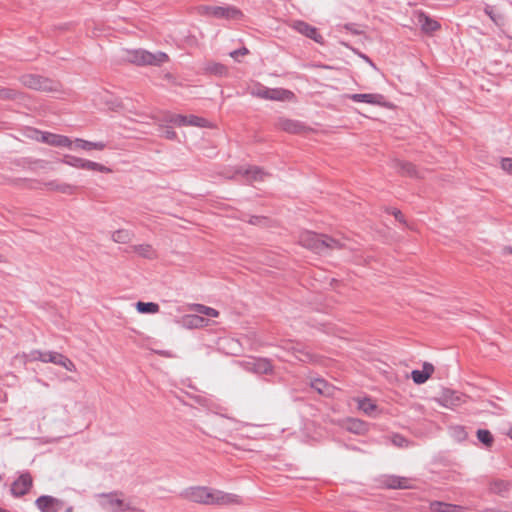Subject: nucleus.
I'll list each match as a JSON object with an SVG mask.
<instances>
[{"instance_id": "nucleus-26", "label": "nucleus", "mask_w": 512, "mask_h": 512, "mask_svg": "<svg viewBox=\"0 0 512 512\" xmlns=\"http://www.w3.org/2000/svg\"><path fill=\"white\" fill-rule=\"evenodd\" d=\"M134 233L127 229H119L112 233L111 238L114 242L127 244L132 241Z\"/></svg>"}, {"instance_id": "nucleus-27", "label": "nucleus", "mask_w": 512, "mask_h": 512, "mask_svg": "<svg viewBox=\"0 0 512 512\" xmlns=\"http://www.w3.org/2000/svg\"><path fill=\"white\" fill-rule=\"evenodd\" d=\"M346 247H347L346 243L341 242L340 240L334 239V238L324 234L323 254H326L329 250L343 249Z\"/></svg>"}, {"instance_id": "nucleus-34", "label": "nucleus", "mask_w": 512, "mask_h": 512, "mask_svg": "<svg viewBox=\"0 0 512 512\" xmlns=\"http://www.w3.org/2000/svg\"><path fill=\"white\" fill-rule=\"evenodd\" d=\"M511 484L504 480L493 481L490 485L491 492L504 496L505 492L509 491Z\"/></svg>"}, {"instance_id": "nucleus-42", "label": "nucleus", "mask_w": 512, "mask_h": 512, "mask_svg": "<svg viewBox=\"0 0 512 512\" xmlns=\"http://www.w3.org/2000/svg\"><path fill=\"white\" fill-rule=\"evenodd\" d=\"M411 377L416 384H423L429 379L421 370H413Z\"/></svg>"}, {"instance_id": "nucleus-13", "label": "nucleus", "mask_w": 512, "mask_h": 512, "mask_svg": "<svg viewBox=\"0 0 512 512\" xmlns=\"http://www.w3.org/2000/svg\"><path fill=\"white\" fill-rule=\"evenodd\" d=\"M44 186L50 191H56L66 195H72L76 192L77 186L52 180L44 183Z\"/></svg>"}, {"instance_id": "nucleus-3", "label": "nucleus", "mask_w": 512, "mask_h": 512, "mask_svg": "<svg viewBox=\"0 0 512 512\" xmlns=\"http://www.w3.org/2000/svg\"><path fill=\"white\" fill-rule=\"evenodd\" d=\"M61 162L78 169L98 171L102 173H110L111 169L97 162L79 158L73 155H64Z\"/></svg>"}, {"instance_id": "nucleus-8", "label": "nucleus", "mask_w": 512, "mask_h": 512, "mask_svg": "<svg viewBox=\"0 0 512 512\" xmlns=\"http://www.w3.org/2000/svg\"><path fill=\"white\" fill-rule=\"evenodd\" d=\"M207 486H191L188 487L180 492V497L196 503V504H206V498H207Z\"/></svg>"}, {"instance_id": "nucleus-57", "label": "nucleus", "mask_w": 512, "mask_h": 512, "mask_svg": "<svg viewBox=\"0 0 512 512\" xmlns=\"http://www.w3.org/2000/svg\"><path fill=\"white\" fill-rule=\"evenodd\" d=\"M503 251H504V253L512 254V248H510V247H506V248H504V250H503Z\"/></svg>"}, {"instance_id": "nucleus-61", "label": "nucleus", "mask_w": 512, "mask_h": 512, "mask_svg": "<svg viewBox=\"0 0 512 512\" xmlns=\"http://www.w3.org/2000/svg\"><path fill=\"white\" fill-rule=\"evenodd\" d=\"M0 512H10V511H9V510H7V509H3V508H1V507H0Z\"/></svg>"}, {"instance_id": "nucleus-16", "label": "nucleus", "mask_w": 512, "mask_h": 512, "mask_svg": "<svg viewBox=\"0 0 512 512\" xmlns=\"http://www.w3.org/2000/svg\"><path fill=\"white\" fill-rule=\"evenodd\" d=\"M466 396L456 391L447 390L443 393L442 400L446 407L459 406L465 402Z\"/></svg>"}, {"instance_id": "nucleus-6", "label": "nucleus", "mask_w": 512, "mask_h": 512, "mask_svg": "<svg viewBox=\"0 0 512 512\" xmlns=\"http://www.w3.org/2000/svg\"><path fill=\"white\" fill-rule=\"evenodd\" d=\"M33 485V479L29 472H23L19 477L11 484V494L14 497H22L26 495Z\"/></svg>"}, {"instance_id": "nucleus-9", "label": "nucleus", "mask_w": 512, "mask_h": 512, "mask_svg": "<svg viewBox=\"0 0 512 512\" xmlns=\"http://www.w3.org/2000/svg\"><path fill=\"white\" fill-rule=\"evenodd\" d=\"M35 506L41 512H59L64 507V501L53 496L42 495L36 499Z\"/></svg>"}, {"instance_id": "nucleus-19", "label": "nucleus", "mask_w": 512, "mask_h": 512, "mask_svg": "<svg viewBox=\"0 0 512 512\" xmlns=\"http://www.w3.org/2000/svg\"><path fill=\"white\" fill-rule=\"evenodd\" d=\"M208 323L209 321L206 318L196 314L185 315L183 317V325L189 329L202 328L207 326Z\"/></svg>"}, {"instance_id": "nucleus-5", "label": "nucleus", "mask_w": 512, "mask_h": 512, "mask_svg": "<svg viewBox=\"0 0 512 512\" xmlns=\"http://www.w3.org/2000/svg\"><path fill=\"white\" fill-rule=\"evenodd\" d=\"M323 237L324 234H317L312 231H304L299 235V243L312 250L315 253L323 254Z\"/></svg>"}, {"instance_id": "nucleus-28", "label": "nucleus", "mask_w": 512, "mask_h": 512, "mask_svg": "<svg viewBox=\"0 0 512 512\" xmlns=\"http://www.w3.org/2000/svg\"><path fill=\"white\" fill-rule=\"evenodd\" d=\"M252 369L256 373L269 374L272 372L273 366L269 360L264 359V358H259V359L254 360V362L252 363Z\"/></svg>"}, {"instance_id": "nucleus-17", "label": "nucleus", "mask_w": 512, "mask_h": 512, "mask_svg": "<svg viewBox=\"0 0 512 512\" xmlns=\"http://www.w3.org/2000/svg\"><path fill=\"white\" fill-rule=\"evenodd\" d=\"M218 499L216 500L217 505L228 506V505H241L243 501L240 496L233 493H227L222 490L216 494Z\"/></svg>"}, {"instance_id": "nucleus-23", "label": "nucleus", "mask_w": 512, "mask_h": 512, "mask_svg": "<svg viewBox=\"0 0 512 512\" xmlns=\"http://www.w3.org/2000/svg\"><path fill=\"white\" fill-rule=\"evenodd\" d=\"M73 144L75 145V147L80 148L85 151H90L93 149L102 151L106 148V143H104V142H101V141L91 142V141H87V140L80 139V138H76L73 141Z\"/></svg>"}, {"instance_id": "nucleus-38", "label": "nucleus", "mask_w": 512, "mask_h": 512, "mask_svg": "<svg viewBox=\"0 0 512 512\" xmlns=\"http://www.w3.org/2000/svg\"><path fill=\"white\" fill-rule=\"evenodd\" d=\"M21 96V93L12 88L0 87L1 100H16Z\"/></svg>"}, {"instance_id": "nucleus-55", "label": "nucleus", "mask_w": 512, "mask_h": 512, "mask_svg": "<svg viewBox=\"0 0 512 512\" xmlns=\"http://www.w3.org/2000/svg\"><path fill=\"white\" fill-rule=\"evenodd\" d=\"M403 441H405V440H404V438H402V437H400V436H396V437H395V440H394V442H395L396 444H398V445H401Z\"/></svg>"}, {"instance_id": "nucleus-46", "label": "nucleus", "mask_w": 512, "mask_h": 512, "mask_svg": "<svg viewBox=\"0 0 512 512\" xmlns=\"http://www.w3.org/2000/svg\"><path fill=\"white\" fill-rule=\"evenodd\" d=\"M161 129H162V135L169 139V140H174L176 139L177 137V134L176 132L172 129V127H169V126H161Z\"/></svg>"}, {"instance_id": "nucleus-49", "label": "nucleus", "mask_w": 512, "mask_h": 512, "mask_svg": "<svg viewBox=\"0 0 512 512\" xmlns=\"http://www.w3.org/2000/svg\"><path fill=\"white\" fill-rule=\"evenodd\" d=\"M362 427H363V422H361L359 420H352L349 430L354 431V432H359L360 430H362Z\"/></svg>"}, {"instance_id": "nucleus-35", "label": "nucleus", "mask_w": 512, "mask_h": 512, "mask_svg": "<svg viewBox=\"0 0 512 512\" xmlns=\"http://www.w3.org/2000/svg\"><path fill=\"white\" fill-rule=\"evenodd\" d=\"M145 50L138 49L128 53V60L136 65H146Z\"/></svg>"}, {"instance_id": "nucleus-54", "label": "nucleus", "mask_w": 512, "mask_h": 512, "mask_svg": "<svg viewBox=\"0 0 512 512\" xmlns=\"http://www.w3.org/2000/svg\"><path fill=\"white\" fill-rule=\"evenodd\" d=\"M455 430L458 431L459 436H463V437L466 436V433L462 427H457Z\"/></svg>"}, {"instance_id": "nucleus-50", "label": "nucleus", "mask_w": 512, "mask_h": 512, "mask_svg": "<svg viewBox=\"0 0 512 512\" xmlns=\"http://www.w3.org/2000/svg\"><path fill=\"white\" fill-rule=\"evenodd\" d=\"M424 374H427V377L429 378L432 373L434 372V366L431 363L425 362L423 364V369L421 370Z\"/></svg>"}, {"instance_id": "nucleus-45", "label": "nucleus", "mask_w": 512, "mask_h": 512, "mask_svg": "<svg viewBox=\"0 0 512 512\" xmlns=\"http://www.w3.org/2000/svg\"><path fill=\"white\" fill-rule=\"evenodd\" d=\"M484 12L486 13V15L489 16V18L496 24V25H499V21L501 20V16L496 14L494 12V9L493 7L489 6V5H486L485 9H484Z\"/></svg>"}, {"instance_id": "nucleus-43", "label": "nucleus", "mask_w": 512, "mask_h": 512, "mask_svg": "<svg viewBox=\"0 0 512 512\" xmlns=\"http://www.w3.org/2000/svg\"><path fill=\"white\" fill-rule=\"evenodd\" d=\"M218 492H220V490L208 487L205 505H217L216 500L218 499V496L216 494Z\"/></svg>"}, {"instance_id": "nucleus-22", "label": "nucleus", "mask_w": 512, "mask_h": 512, "mask_svg": "<svg viewBox=\"0 0 512 512\" xmlns=\"http://www.w3.org/2000/svg\"><path fill=\"white\" fill-rule=\"evenodd\" d=\"M145 59H146V65H154V66H160L163 63L168 62L169 57L166 53L158 51L156 53H151L149 51L145 50Z\"/></svg>"}, {"instance_id": "nucleus-2", "label": "nucleus", "mask_w": 512, "mask_h": 512, "mask_svg": "<svg viewBox=\"0 0 512 512\" xmlns=\"http://www.w3.org/2000/svg\"><path fill=\"white\" fill-rule=\"evenodd\" d=\"M19 80L25 87L37 91H56L58 87L55 81L37 74H24Z\"/></svg>"}, {"instance_id": "nucleus-52", "label": "nucleus", "mask_w": 512, "mask_h": 512, "mask_svg": "<svg viewBox=\"0 0 512 512\" xmlns=\"http://www.w3.org/2000/svg\"><path fill=\"white\" fill-rule=\"evenodd\" d=\"M265 218L263 217H260V216H252L249 220V223L250 224H253V225H256V224H259L261 223L262 221H264Z\"/></svg>"}, {"instance_id": "nucleus-44", "label": "nucleus", "mask_w": 512, "mask_h": 512, "mask_svg": "<svg viewBox=\"0 0 512 512\" xmlns=\"http://www.w3.org/2000/svg\"><path fill=\"white\" fill-rule=\"evenodd\" d=\"M58 365L64 367L68 371H71V372L76 371L75 364L68 357H66L64 355L61 356V358L58 362Z\"/></svg>"}, {"instance_id": "nucleus-40", "label": "nucleus", "mask_w": 512, "mask_h": 512, "mask_svg": "<svg viewBox=\"0 0 512 512\" xmlns=\"http://www.w3.org/2000/svg\"><path fill=\"white\" fill-rule=\"evenodd\" d=\"M207 120L195 115L187 116V126L206 127Z\"/></svg>"}, {"instance_id": "nucleus-24", "label": "nucleus", "mask_w": 512, "mask_h": 512, "mask_svg": "<svg viewBox=\"0 0 512 512\" xmlns=\"http://www.w3.org/2000/svg\"><path fill=\"white\" fill-rule=\"evenodd\" d=\"M385 485L390 489H409L410 480L405 477L391 476L385 481Z\"/></svg>"}, {"instance_id": "nucleus-48", "label": "nucleus", "mask_w": 512, "mask_h": 512, "mask_svg": "<svg viewBox=\"0 0 512 512\" xmlns=\"http://www.w3.org/2000/svg\"><path fill=\"white\" fill-rule=\"evenodd\" d=\"M501 168L512 174V159L511 158H503L501 161Z\"/></svg>"}, {"instance_id": "nucleus-51", "label": "nucleus", "mask_w": 512, "mask_h": 512, "mask_svg": "<svg viewBox=\"0 0 512 512\" xmlns=\"http://www.w3.org/2000/svg\"><path fill=\"white\" fill-rule=\"evenodd\" d=\"M40 134V137L37 138V140L43 142V143H46L48 145H50V137H51V134L50 132H38Z\"/></svg>"}, {"instance_id": "nucleus-58", "label": "nucleus", "mask_w": 512, "mask_h": 512, "mask_svg": "<svg viewBox=\"0 0 512 512\" xmlns=\"http://www.w3.org/2000/svg\"><path fill=\"white\" fill-rule=\"evenodd\" d=\"M6 262L5 257L0 253V263Z\"/></svg>"}, {"instance_id": "nucleus-4", "label": "nucleus", "mask_w": 512, "mask_h": 512, "mask_svg": "<svg viewBox=\"0 0 512 512\" xmlns=\"http://www.w3.org/2000/svg\"><path fill=\"white\" fill-rule=\"evenodd\" d=\"M199 12L203 15L213 16L215 18L237 19L242 16V12L232 6H200Z\"/></svg>"}, {"instance_id": "nucleus-32", "label": "nucleus", "mask_w": 512, "mask_h": 512, "mask_svg": "<svg viewBox=\"0 0 512 512\" xmlns=\"http://www.w3.org/2000/svg\"><path fill=\"white\" fill-rule=\"evenodd\" d=\"M190 309L193 310L194 312L200 314V316L201 315H205L208 317H218L219 316V311H217L216 309H214L212 307L205 306L203 304H192L190 306Z\"/></svg>"}, {"instance_id": "nucleus-10", "label": "nucleus", "mask_w": 512, "mask_h": 512, "mask_svg": "<svg viewBox=\"0 0 512 512\" xmlns=\"http://www.w3.org/2000/svg\"><path fill=\"white\" fill-rule=\"evenodd\" d=\"M414 17L416 24L420 26L422 32L425 34H431L441 27L438 21L432 19L423 11H416Z\"/></svg>"}, {"instance_id": "nucleus-47", "label": "nucleus", "mask_w": 512, "mask_h": 512, "mask_svg": "<svg viewBox=\"0 0 512 512\" xmlns=\"http://www.w3.org/2000/svg\"><path fill=\"white\" fill-rule=\"evenodd\" d=\"M248 53H249V50L246 47H242L240 49H237V50H234V51L230 52L229 55L232 58H234L235 60H238L239 56H244V55H247Z\"/></svg>"}, {"instance_id": "nucleus-25", "label": "nucleus", "mask_w": 512, "mask_h": 512, "mask_svg": "<svg viewBox=\"0 0 512 512\" xmlns=\"http://www.w3.org/2000/svg\"><path fill=\"white\" fill-rule=\"evenodd\" d=\"M394 167L402 175L409 177H419L416 167L410 162L396 160L394 162Z\"/></svg>"}, {"instance_id": "nucleus-60", "label": "nucleus", "mask_w": 512, "mask_h": 512, "mask_svg": "<svg viewBox=\"0 0 512 512\" xmlns=\"http://www.w3.org/2000/svg\"><path fill=\"white\" fill-rule=\"evenodd\" d=\"M508 436L512 439V427L510 428V430L508 432Z\"/></svg>"}, {"instance_id": "nucleus-11", "label": "nucleus", "mask_w": 512, "mask_h": 512, "mask_svg": "<svg viewBox=\"0 0 512 512\" xmlns=\"http://www.w3.org/2000/svg\"><path fill=\"white\" fill-rule=\"evenodd\" d=\"M291 26L298 33L314 40L316 43L323 44V37L316 27L304 21H294Z\"/></svg>"}, {"instance_id": "nucleus-15", "label": "nucleus", "mask_w": 512, "mask_h": 512, "mask_svg": "<svg viewBox=\"0 0 512 512\" xmlns=\"http://www.w3.org/2000/svg\"><path fill=\"white\" fill-rule=\"evenodd\" d=\"M429 508L433 512H464L465 507L461 505L445 503L441 501H432L429 504Z\"/></svg>"}, {"instance_id": "nucleus-31", "label": "nucleus", "mask_w": 512, "mask_h": 512, "mask_svg": "<svg viewBox=\"0 0 512 512\" xmlns=\"http://www.w3.org/2000/svg\"><path fill=\"white\" fill-rule=\"evenodd\" d=\"M50 138L51 146L72 148L73 141L67 136L52 133Z\"/></svg>"}, {"instance_id": "nucleus-29", "label": "nucleus", "mask_w": 512, "mask_h": 512, "mask_svg": "<svg viewBox=\"0 0 512 512\" xmlns=\"http://www.w3.org/2000/svg\"><path fill=\"white\" fill-rule=\"evenodd\" d=\"M205 72L211 75L223 77L228 75V68L221 64L216 62L208 63L205 68Z\"/></svg>"}, {"instance_id": "nucleus-37", "label": "nucleus", "mask_w": 512, "mask_h": 512, "mask_svg": "<svg viewBox=\"0 0 512 512\" xmlns=\"http://www.w3.org/2000/svg\"><path fill=\"white\" fill-rule=\"evenodd\" d=\"M358 408L365 414L371 415L376 410V405L371 399L363 398L358 401Z\"/></svg>"}, {"instance_id": "nucleus-18", "label": "nucleus", "mask_w": 512, "mask_h": 512, "mask_svg": "<svg viewBox=\"0 0 512 512\" xmlns=\"http://www.w3.org/2000/svg\"><path fill=\"white\" fill-rule=\"evenodd\" d=\"M267 95H263L266 100L285 101L293 97V93L283 88H269Z\"/></svg>"}, {"instance_id": "nucleus-56", "label": "nucleus", "mask_w": 512, "mask_h": 512, "mask_svg": "<svg viewBox=\"0 0 512 512\" xmlns=\"http://www.w3.org/2000/svg\"><path fill=\"white\" fill-rule=\"evenodd\" d=\"M403 441H405V440H404V438H402V437H400V436H396V437H395V440H394V442H395L396 444H398V445H401Z\"/></svg>"}, {"instance_id": "nucleus-14", "label": "nucleus", "mask_w": 512, "mask_h": 512, "mask_svg": "<svg viewBox=\"0 0 512 512\" xmlns=\"http://www.w3.org/2000/svg\"><path fill=\"white\" fill-rule=\"evenodd\" d=\"M311 387L319 394L326 397L333 396L335 392V387L322 378L312 380Z\"/></svg>"}, {"instance_id": "nucleus-36", "label": "nucleus", "mask_w": 512, "mask_h": 512, "mask_svg": "<svg viewBox=\"0 0 512 512\" xmlns=\"http://www.w3.org/2000/svg\"><path fill=\"white\" fill-rule=\"evenodd\" d=\"M476 434H477L478 440L483 445H485L486 447H491L492 446V444L494 442V438H493V435L491 434V432L489 430L478 429Z\"/></svg>"}, {"instance_id": "nucleus-21", "label": "nucleus", "mask_w": 512, "mask_h": 512, "mask_svg": "<svg viewBox=\"0 0 512 512\" xmlns=\"http://www.w3.org/2000/svg\"><path fill=\"white\" fill-rule=\"evenodd\" d=\"M32 355L35 360H39L44 363H53L56 365H58V362L62 356V354L57 352H42L39 350L34 351Z\"/></svg>"}, {"instance_id": "nucleus-7", "label": "nucleus", "mask_w": 512, "mask_h": 512, "mask_svg": "<svg viewBox=\"0 0 512 512\" xmlns=\"http://www.w3.org/2000/svg\"><path fill=\"white\" fill-rule=\"evenodd\" d=\"M275 127L291 134H301L309 130V128L301 121L286 117H279L275 122Z\"/></svg>"}, {"instance_id": "nucleus-33", "label": "nucleus", "mask_w": 512, "mask_h": 512, "mask_svg": "<svg viewBox=\"0 0 512 512\" xmlns=\"http://www.w3.org/2000/svg\"><path fill=\"white\" fill-rule=\"evenodd\" d=\"M136 309L142 314H154L159 311V305L154 302H137Z\"/></svg>"}, {"instance_id": "nucleus-12", "label": "nucleus", "mask_w": 512, "mask_h": 512, "mask_svg": "<svg viewBox=\"0 0 512 512\" xmlns=\"http://www.w3.org/2000/svg\"><path fill=\"white\" fill-rule=\"evenodd\" d=\"M348 98L354 102H363L382 107H389L385 97L378 93L351 94L348 95Z\"/></svg>"}, {"instance_id": "nucleus-41", "label": "nucleus", "mask_w": 512, "mask_h": 512, "mask_svg": "<svg viewBox=\"0 0 512 512\" xmlns=\"http://www.w3.org/2000/svg\"><path fill=\"white\" fill-rule=\"evenodd\" d=\"M269 88L268 87H265L261 84H257L255 85L254 87L251 88L250 90V94L254 97H258V98H261V99H265V97L263 95H267V90Z\"/></svg>"}, {"instance_id": "nucleus-30", "label": "nucleus", "mask_w": 512, "mask_h": 512, "mask_svg": "<svg viewBox=\"0 0 512 512\" xmlns=\"http://www.w3.org/2000/svg\"><path fill=\"white\" fill-rule=\"evenodd\" d=\"M133 252L137 253L138 255L147 258V259H154L156 258V251L153 249V247L150 244H140V245H134L132 247Z\"/></svg>"}, {"instance_id": "nucleus-1", "label": "nucleus", "mask_w": 512, "mask_h": 512, "mask_svg": "<svg viewBox=\"0 0 512 512\" xmlns=\"http://www.w3.org/2000/svg\"><path fill=\"white\" fill-rule=\"evenodd\" d=\"M120 495H122V493L119 492L100 494L99 497L102 499L100 502L101 507L108 512L136 511L130 503H126L121 499L119 497Z\"/></svg>"}, {"instance_id": "nucleus-20", "label": "nucleus", "mask_w": 512, "mask_h": 512, "mask_svg": "<svg viewBox=\"0 0 512 512\" xmlns=\"http://www.w3.org/2000/svg\"><path fill=\"white\" fill-rule=\"evenodd\" d=\"M238 174H242L249 181H262L264 177L267 175L265 171H263L260 167L251 166L245 170L239 169L237 170Z\"/></svg>"}, {"instance_id": "nucleus-39", "label": "nucleus", "mask_w": 512, "mask_h": 512, "mask_svg": "<svg viewBox=\"0 0 512 512\" xmlns=\"http://www.w3.org/2000/svg\"><path fill=\"white\" fill-rule=\"evenodd\" d=\"M167 122L173 123L177 126H187V116L180 114H170L165 117Z\"/></svg>"}, {"instance_id": "nucleus-59", "label": "nucleus", "mask_w": 512, "mask_h": 512, "mask_svg": "<svg viewBox=\"0 0 512 512\" xmlns=\"http://www.w3.org/2000/svg\"><path fill=\"white\" fill-rule=\"evenodd\" d=\"M72 511H73V507H71V506L66 508V510H65V512H72Z\"/></svg>"}, {"instance_id": "nucleus-53", "label": "nucleus", "mask_w": 512, "mask_h": 512, "mask_svg": "<svg viewBox=\"0 0 512 512\" xmlns=\"http://www.w3.org/2000/svg\"><path fill=\"white\" fill-rule=\"evenodd\" d=\"M393 215L395 216V219H396V220H398L399 222H403V223L405 222V221H404V216H403V214L401 213V211H399V210H395V211L393 212Z\"/></svg>"}, {"instance_id": "nucleus-62", "label": "nucleus", "mask_w": 512, "mask_h": 512, "mask_svg": "<svg viewBox=\"0 0 512 512\" xmlns=\"http://www.w3.org/2000/svg\"><path fill=\"white\" fill-rule=\"evenodd\" d=\"M2 479H3V477H2V475L0 474V482L2 481Z\"/></svg>"}]
</instances>
